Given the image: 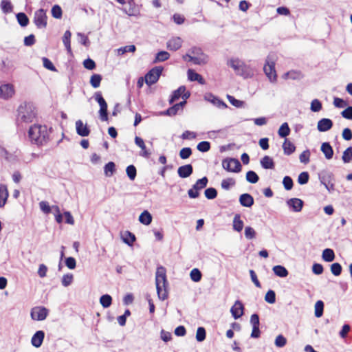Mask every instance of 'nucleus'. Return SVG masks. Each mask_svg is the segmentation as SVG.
I'll return each instance as SVG.
<instances>
[{
  "mask_svg": "<svg viewBox=\"0 0 352 352\" xmlns=\"http://www.w3.org/2000/svg\"><path fill=\"white\" fill-rule=\"evenodd\" d=\"M274 274L280 278H285L288 276L289 272L287 268L282 265H274L272 267Z\"/></svg>",
  "mask_w": 352,
  "mask_h": 352,
  "instance_id": "nucleus-27",
  "label": "nucleus"
},
{
  "mask_svg": "<svg viewBox=\"0 0 352 352\" xmlns=\"http://www.w3.org/2000/svg\"><path fill=\"white\" fill-rule=\"evenodd\" d=\"M45 332L43 330L36 331L31 338V344L35 348H39L44 340Z\"/></svg>",
  "mask_w": 352,
  "mask_h": 352,
  "instance_id": "nucleus-18",
  "label": "nucleus"
},
{
  "mask_svg": "<svg viewBox=\"0 0 352 352\" xmlns=\"http://www.w3.org/2000/svg\"><path fill=\"white\" fill-rule=\"evenodd\" d=\"M204 98L205 100L212 103L214 106L219 109H225L227 107V104L223 100L211 93H206Z\"/></svg>",
  "mask_w": 352,
  "mask_h": 352,
  "instance_id": "nucleus-17",
  "label": "nucleus"
},
{
  "mask_svg": "<svg viewBox=\"0 0 352 352\" xmlns=\"http://www.w3.org/2000/svg\"><path fill=\"white\" fill-rule=\"evenodd\" d=\"M39 207L41 210L45 214H49L50 213L52 212V210H54L55 221L58 223H62L63 222L62 218V213L60 212V208L58 206H50L47 201H41L39 203Z\"/></svg>",
  "mask_w": 352,
  "mask_h": 352,
  "instance_id": "nucleus-6",
  "label": "nucleus"
},
{
  "mask_svg": "<svg viewBox=\"0 0 352 352\" xmlns=\"http://www.w3.org/2000/svg\"><path fill=\"white\" fill-rule=\"evenodd\" d=\"M190 93L186 92L185 86H180L177 90L174 91L169 100V103L173 104L175 101L179 99L182 97L185 101L190 97Z\"/></svg>",
  "mask_w": 352,
  "mask_h": 352,
  "instance_id": "nucleus-15",
  "label": "nucleus"
},
{
  "mask_svg": "<svg viewBox=\"0 0 352 352\" xmlns=\"http://www.w3.org/2000/svg\"><path fill=\"white\" fill-rule=\"evenodd\" d=\"M331 272L335 276H338L341 274L342 267L339 263H333L330 266Z\"/></svg>",
  "mask_w": 352,
  "mask_h": 352,
  "instance_id": "nucleus-46",
  "label": "nucleus"
},
{
  "mask_svg": "<svg viewBox=\"0 0 352 352\" xmlns=\"http://www.w3.org/2000/svg\"><path fill=\"white\" fill-rule=\"evenodd\" d=\"M155 285L159 299L161 300L167 299L168 297V281L166 277V268L162 265L157 267L155 272Z\"/></svg>",
  "mask_w": 352,
  "mask_h": 352,
  "instance_id": "nucleus-1",
  "label": "nucleus"
},
{
  "mask_svg": "<svg viewBox=\"0 0 352 352\" xmlns=\"http://www.w3.org/2000/svg\"><path fill=\"white\" fill-rule=\"evenodd\" d=\"M324 304L321 300L316 302L314 305V315L316 318H320L323 315Z\"/></svg>",
  "mask_w": 352,
  "mask_h": 352,
  "instance_id": "nucleus-36",
  "label": "nucleus"
},
{
  "mask_svg": "<svg viewBox=\"0 0 352 352\" xmlns=\"http://www.w3.org/2000/svg\"><path fill=\"white\" fill-rule=\"evenodd\" d=\"M197 148L201 152H207L210 148V144L207 141L201 142L197 144Z\"/></svg>",
  "mask_w": 352,
  "mask_h": 352,
  "instance_id": "nucleus-60",
  "label": "nucleus"
},
{
  "mask_svg": "<svg viewBox=\"0 0 352 352\" xmlns=\"http://www.w3.org/2000/svg\"><path fill=\"white\" fill-rule=\"evenodd\" d=\"M62 218L63 221L69 225H74V219L71 213V212L65 210L62 214Z\"/></svg>",
  "mask_w": 352,
  "mask_h": 352,
  "instance_id": "nucleus-49",
  "label": "nucleus"
},
{
  "mask_svg": "<svg viewBox=\"0 0 352 352\" xmlns=\"http://www.w3.org/2000/svg\"><path fill=\"white\" fill-rule=\"evenodd\" d=\"M333 126V122L329 118H322L318 122L317 129L320 132H325Z\"/></svg>",
  "mask_w": 352,
  "mask_h": 352,
  "instance_id": "nucleus-22",
  "label": "nucleus"
},
{
  "mask_svg": "<svg viewBox=\"0 0 352 352\" xmlns=\"http://www.w3.org/2000/svg\"><path fill=\"white\" fill-rule=\"evenodd\" d=\"M246 179L248 182H249L251 184H255L256 183L259 178L257 174L253 171V170H249L246 173Z\"/></svg>",
  "mask_w": 352,
  "mask_h": 352,
  "instance_id": "nucleus-52",
  "label": "nucleus"
},
{
  "mask_svg": "<svg viewBox=\"0 0 352 352\" xmlns=\"http://www.w3.org/2000/svg\"><path fill=\"white\" fill-rule=\"evenodd\" d=\"M74 280V276L71 273L64 274L61 279L62 285L67 287L72 283Z\"/></svg>",
  "mask_w": 352,
  "mask_h": 352,
  "instance_id": "nucleus-44",
  "label": "nucleus"
},
{
  "mask_svg": "<svg viewBox=\"0 0 352 352\" xmlns=\"http://www.w3.org/2000/svg\"><path fill=\"white\" fill-rule=\"evenodd\" d=\"M104 174L107 177H111L113 175V173L116 170V165L113 162H110L107 163L104 168Z\"/></svg>",
  "mask_w": 352,
  "mask_h": 352,
  "instance_id": "nucleus-45",
  "label": "nucleus"
},
{
  "mask_svg": "<svg viewBox=\"0 0 352 352\" xmlns=\"http://www.w3.org/2000/svg\"><path fill=\"white\" fill-rule=\"evenodd\" d=\"M235 184V180L232 178H228L222 180L221 182V188L225 190H229L231 187L234 186Z\"/></svg>",
  "mask_w": 352,
  "mask_h": 352,
  "instance_id": "nucleus-54",
  "label": "nucleus"
},
{
  "mask_svg": "<svg viewBox=\"0 0 352 352\" xmlns=\"http://www.w3.org/2000/svg\"><path fill=\"white\" fill-rule=\"evenodd\" d=\"M49 309L44 306H36L32 308L30 316L33 320L43 321L49 315Z\"/></svg>",
  "mask_w": 352,
  "mask_h": 352,
  "instance_id": "nucleus-8",
  "label": "nucleus"
},
{
  "mask_svg": "<svg viewBox=\"0 0 352 352\" xmlns=\"http://www.w3.org/2000/svg\"><path fill=\"white\" fill-rule=\"evenodd\" d=\"M193 171L192 166L191 164H186L178 168L177 173L182 178H186L189 177Z\"/></svg>",
  "mask_w": 352,
  "mask_h": 352,
  "instance_id": "nucleus-26",
  "label": "nucleus"
},
{
  "mask_svg": "<svg viewBox=\"0 0 352 352\" xmlns=\"http://www.w3.org/2000/svg\"><path fill=\"white\" fill-rule=\"evenodd\" d=\"M191 154L192 150L189 147L183 148L179 151V157L183 160L188 159L191 155Z\"/></svg>",
  "mask_w": 352,
  "mask_h": 352,
  "instance_id": "nucleus-63",
  "label": "nucleus"
},
{
  "mask_svg": "<svg viewBox=\"0 0 352 352\" xmlns=\"http://www.w3.org/2000/svg\"><path fill=\"white\" fill-rule=\"evenodd\" d=\"M312 272L316 275H320L323 273L324 267L323 265L318 263H314L312 265Z\"/></svg>",
  "mask_w": 352,
  "mask_h": 352,
  "instance_id": "nucleus-61",
  "label": "nucleus"
},
{
  "mask_svg": "<svg viewBox=\"0 0 352 352\" xmlns=\"http://www.w3.org/2000/svg\"><path fill=\"white\" fill-rule=\"evenodd\" d=\"M17 122L19 124L32 122L36 117V109L32 104L23 103L18 108Z\"/></svg>",
  "mask_w": 352,
  "mask_h": 352,
  "instance_id": "nucleus-3",
  "label": "nucleus"
},
{
  "mask_svg": "<svg viewBox=\"0 0 352 352\" xmlns=\"http://www.w3.org/2000/svg\"><path fill=\"white\" fill-rule=\"evenodd\" d=\"M190 278L193 282L198 283L201 280L202 273L198 268H193L190 272Z\"/></svg>",
  "mask_w": 352,
  "mask_h": 352,
  "instance_id": "nucleus-37",
  "label": "nucleus"
},
{
  "mask_svg": "<svg viewBox=\"0 0 352 352\" xmlns=\"http://www.w3.org/2000/svg\"><path fill=\"white\" fill-rule=\"evenodd\" d=\"M169 57H170V54L168 52H167L166 51H160L156 54L155 58L153 62L155 63H157V62H162V61L168 60L169 58Z\"/></svg>",
  "mask_w": 352,
  "mask_h": 352,
  "instance_id": "nucleus-47",
  "label": "nucleus"
},
{
  "mask_svg": "<svg viewBox=\"0 0 352 352\" xmlns=\"http://www.w3.org/2000/svg\"><path fill=\"white\" fill-rule=\"evenodd\" d=\"M52 15L55 19H60L62 17V9L58 5H54L51 10Z\"/></svg>",
  "mask_w": 352,
  "mask_h": 352,
  "instance_id": "nucleus-58",
  "label": "nucleus"
},
{
  "mask_svg": "<svg viewBox=\"0 0 352 352\" xmlns=\"http://www.w3.org/2000/svg\"><path fill=\"white\" fill-rule=\"evenodd\" d=\"M102 76L100 74H94L91 76L90 84L94 88H98L100 85Z\"/></svg>",
  "mask_w": 352,
  "mask_h": 352,
  "instance_id": "nucleus-43",
  "label": "nucleus"
},
{
  "mask_svg": "<svg viewBox=\"0 0 352 352\" xmlns=\"http://www.w3.org/2000/svg\"><path fill=\"white\" fill-rule=\"evenodd\" d=\"M223 168L229 171L238 173L241 170V165L240 162L237 159L234 158H227L222 161Z\"/></svg>",
  "mask_w": 352,
  "mask_h": 352,
  "instance_id": "nucleus-12",
  "label": "nucleus"
},
{
  "mask_svg": "<svg viewBox=\"0 0 352 352\" xmlns=\"http://www.w3.org/2000/svg\"><path fill=\"white\" fill-rule=\"evenodd\" d=\"M336 258L335 252L331 248H325L322 253V259L327 263L334 261Z\"/></svg>",
  "mask_w": 352,
  "mask_h": 352,
  "instance_id": "nucleus-29",
  "label": "nucleus"
},
{
  "mask_svg": "<svg viewBox=\"0 0 352 352\" xmlns=\"http://www.w3.org/2000/svg\"><path fill=\"white\" fill-rule=\"evenodd\" d=\"M289 133L290 129L287 122L282 124L278 131L279 136L281 138H286L287 135H289Z\"/></svg>",
  "mask_w": 352,
  "mask_h": 352,
  "instance_id": "nucleus-42",
  "label": "nucleus"
},
{
  "mask_svg": "<svg viewBox=\"0 0 352 352\" xmlns=\"http://www.w3.org/2000/svg\"><path fill=\"white\" fill-rule=\"evenodd\" d=\"M152 219L153 217L147 210H144L140 214L138 218L139 221L144 226H148L149 224H151L152 222Z\"/></svg>",
  "mask_w": 352,
  "mask_h": 352,
  "instance_id": "nucleus-28",
  "label": "nucleus"
},
{
  "mask_svg": "<svg viewBox=\"0 0 352 352\" xmlns=\"http://www.w3.org/2000/svg\"><path fill=\"white\" fill-rule=\"evenodd\" d=\"M264 299L269 304H274L276 302V292L270 289L265 294Z\"/></svg>",
  "mask_w": 352,
  "mask_h": 352,
  "instance_id": "nucleus-41",
  "label": "nucleus"
},
{
  "mask_svg": "<svg viewBox=\"0 0 352 352\" xmlns=\"http://www.w3.org/2000/svg\"><path fill=\"white\" fill-rule=\"evenodd\" d=\"M123 11L129 16H136L140 13V10L134 0H129L127 7L123 9Z\"/></svg>",
  "mask_w": 352,
  "mask_h": 352,
  "instance_id": "nucleus-21",
  "label": "nucleus"
},
{
  "mask_svg": "<svg viewBox=\"0 0 352 352\" xmlns=\"http://www.w3.org/2000/svg\"><path fill=\"white\" fill-rule=\"evenodd\" d=\"M136 50V47L134 45H126L122 47H120L118 50V54L122 55L126 52H134Z\"/></svg>",
  "mask_w": 352,
  "mask_h": 352,
  "instance_id": "nucleus-57",
  "label": "nucleus"
},
{
  "mask_svg": "<svg viewBox=\"0 0 352 352\" xmlns=\"http://www.w3.org/2000/svg\"><path fill=\"white\" fill-rule=\"evenodd\" d=\"M14 94V86L12 84L6 83L0 86V98L8 100Z\"/></svg>",
  "mask_w": 352,
  "mask_h": 352,
  "instance_id": "nucleus-16",
  "label": "nucleus"
},
{
  "mask_svg": "<svg viewBox=\"0 0 352 352\" xmlns=\"http://www.w3.org/2000/svg\"><path fill=\"white\" fill-rule=\"evenodd\" d=\"M28 135L32 142L43 145L49 140V131L45 125L34 124L30 128Z\"/></svg>",
  "mask_w": 352,
  "mask_h": 352,
  "instance_id": "nucleus-2",
  "label": "nucleus"
},
{
  "mask_svg": "<svg viewBox=\"0 0 352 352\" xmlns=\"http://www.w3.org/2000/svg\"><path fill=\"white\" fill-rule=\"evenodd\" d=\"M76 129L78 135L82 137H86L89 135L90 130L87 124H85L82 120H78L76 122Z\"/></svg>",
  "mask_w": 352,
  "mask_h": 352,
  "instance_id": "nucleus-23",
  "label": "nucleus"
},
{
  "mask_svg": "<svg viewBox=\"0 0 352 352\" xmlns=\"http://www.w3.org/2000/svg\"><path fill=\"white\" fill-rule=\"evenodd\" d=\"M1 8L3 13H9L12 11V5L9 0H2L1 2Z\"/></svg>",
  "mask_w": 352,
  "mask_h": 352,
  "instance_id": "nucleus-50",
  "label": "nucleus"
},
{
  "mask_svg": "<svg viewBox=\"0 0 352 352\" xmlns=\"http://www.w3.org/2000/svg\"><path fill=\"white\" fill-rule=\"evenodd\" d=\"M228 65L231 67L237 75L248 78L250 76L248 72V66L239 58H231L228 61Z\"/></svg>",
  "mask_w": 352,
  "mask_h": 352,
  "instance_id": "nucleus-5",
  "label": "nucleus"
},
{
  "mask_svg": "<svg viewBox=\"0 0 352 352\" xmlns=\"http://www.w3.org/2000/svg\"><path fill=\"white\" fill-rule=\"evenodd\" d=\"M186 101L184 100L182 102H180L179 103L175 104L173 107L168 108L164 113V115L166 116H175L177 114V111L180 109H182L184 105L186 104Z\"/></svg>",
  "mask_w": 352,
  "mask_h": 352,
  "instance_id": "nucleus-30",
  "label": "nucleus"
},
{
  "mask_svg": "<svg viewBox=\"0 0 352 352\" xmlns=\"http://www.w3.org/2000/svg\"><path fill=\"white\" fill-rule=\"evenodd\" d=\"M263 70L270 81L275 82L277 80V75L275 70L274 57L272 54L267 56Z\"/></svg>",
  "mask_w": 352,
  "mask_h": 352,
  "instance_id": "nucleus-7",
  "label": "nucleus"
},
{
  "mask_svg": "<svg viewBox=\"0 0 352 352\" xmlns=\"http://www.w3.org/2000/svg\"><path fill=\"white\" fill-rule=\"evenodd\" d=\"M191 54L190 55L186 54L183 56V59L186 60V57H189V60L194 63L195 65H205L208 61V56L204 54L202 50L199 47H194L190 50Z\"/></svg>",
  "mask_w": 352,
  "mask_h": 352,
  "instance_id": "nucleus-4",
  "label": "nucleus"
},
{
  "mask_svg": "<svg viewBox=\"0 0 352 352\" xmlns=\"http://www.w3.org/2000/svg\"><path fill=\"white\" fill-rule=\"evenodd\" d=\"M126 172L127 176L131 180H134L136 177V168L133 165H129L126 167Z\"/></svg>",
  "mask_w": 352,
  "mask_h": 352,
  "instance_id": "nucleus-62",
  "label": "nucleus"
},
{
  "mask_svg": "<svg viewBox=\"0 0 352 352\" xmlns=\"http://www.w3.org/2000/svg\"><path fill=\"white\" fill-rule=\"evenodd\" d=\"M283 149L284 153L285 155H289L292 154L295 151L296 146L289 140L285 139V142H284V143L283 144Z\"/></svg>",
  "mask_w": 352,
  "mask_h": 352,
  "instance_id": "nucleus-33",
  "label": "nucleus"
},
{
  "mask_svg": "<svg viewBox=\"0 0 352 352\" xmlns=\"http://www.w3.org/2000/svg\"><path fill=\"white\" fill-rule=\"evenodd\" d=\"M244 226L243 221L241 219L239 214H236L233 219L232 227L234 231L240 232L242 231Z\"/></svg>",
  "mask_w": 352,
  "mask_h": 352,
  "instance_id": "nucleus-31",
  "label": "nucleus"
},
{
  "mask_svg": "<svg viewBox=\"0 0 352 352\" xmlns=\"http://www.w3.org/2000/svg\"><path fill=\"white\" fill-rule=\"evenodd\" d=\"M195 338L197 341L199 342H201L205 340L206 338V331L204 327H199L197 329Z\"/></svg>",
  "mask_w": 352,
  "mask_h": 352,
  "instance_id": "nucleus-39",
  "label": "nucleus"
},
{
  "mask_svg": "<svg viewBox=\"0 0 352 352\" xmlns=\"http://www.w3.org/2000/svg\"><path fill=\"white\" fill-rule=\"evenodd\" d=\"M47 19L45 10L41 8L34 12L33 21L38 28L43 29L47 26Z\"/></svg>",
  "mask_w": 352,
  "mask_h": 352,
  "instance_id": "nucleus-13",
  "label": "nucleus"
},
{
  "mask_svg": "<svg viewBox=\"0 0 352 352\" xmlns=\"http://www.w3.org/2000/svg\"><path fill=\"white\" fill-rule=\"evenodd\" d=\"M261 166L265 169H273L274 168V162L273 160L267 156H264L260 161Z\"/></svg>",
  "mask_w": 352,
  "mask_h": 352,
  "instance_id": "nucleus-34",
  "label": "nucleus"
},
{
  "mask_svg": "<svg viewBox=\"0 0 352 352\" xmlns=\"http://www.w3.org/2000/svg\"><path fill=\"white\" fill-rule=\"evenodd\" d=\"M163 71V67L160 66L155 67L151 69L146 75H145V82L148 85H151L155 84L159 80V78Z\"/></svg>",
  "mask_w": 352,
  "mask_h": 352,
  "instance_id": "nucleus-11",
  "label": "nucleus"
},
{
  "mask_svg": "<svg viewBox=\"0 0 352 352\" xmlns=\"http://www.w3.org/2000/svg\"><path fill=\"white\" fill-rule=\"evenodd\" d=\"M286 344L287 339L283 335L279 334L276 337L274 340V344L276 347L283 348L286 345Z\"/></svg>",
  "mask_w": 352,
  "mask_h": 352,
  "instance_id": "nucleus-48",
  "label": "nucleus"
},
{
  "mask_svg": "<svg viewBox=\"0 0 352 352\" xmlns=\"http://www.w3.org/2000/svg\"><path fill=\"white\" fill-rule=\"evenodd\" d=\"M182 43L183 40L180 37H173L167 41L166 47L169 50L177 51L182 46Z\"/></svg>",
  "mask_w": 352,
  "mask_h": 352,
  "instance_id": "nucleus-19",
  "label": "nucleus"
},
{
  "mask_svg": "<svg viewBox=\"0 0 352 352\" xmlns=\"http://www.w3.org/2000/svg\"><path fill=\"white\" fill-rule=\"evenodd\" d=\"M287 207L294 212L301 211L304 202L302 199H286Z\"/></svg>",
  "mask_w": 352,
  "mask_h": 352,
  "instance_id": "nucleus-20",
  "label": "nucleus"
},
{
  "mask_svg": "<svg viewBox=\"0 0 352 352\" xmlns=\"http://www.w3.org/2000/svg\"><path fill=\"white\" fill-rule=\"evenodd\" d=\"M71 36H72V34H71L70 31L67 30L65 32L63 37V44L69 53H70L72 52L71 44H70Z\"/></svg>",
  "mask_w": 352,
  "mask_h": 352,
  "instance_id": "nucleus-38",
  "label": "nucleus"
},
{
  "mask_svg": "<svg viewBox=\"0 0 352 352\" xmlns=\"http://www.w3.org/2000/svg\"><path fill=\"white\" fill-rule=\"evenodd\" d=\"M342 159L344 163H349L352 161V147H348L344 152Z\"/></svg>",
  "mask_w": 352,
  "mask_h": 352,
  "instance_id": "nucleus-51",
  "label": "nucleus"
},
{
  "mask_svg": "<svg viewBox=\"0 0 352 352\" xmlns=\"http://www.w3.org/2000/svg\"><path fill=\"white\" fill-rule=\"evenodd\" d=\"M65 264L69 270H74L76 267V260L73 256H68L65 258Z\"/></svg>",
  "mask_w": 352,
  "mask_h": 352,
  "instance_id": "nucleus-56",
  "label": "nucleus"
},
{
  "mask_svg": "<svg viewBox=\"0 0 352 352\" xmlns=\"http://www.w3.org/2000/svg\"><path fill=\"white\" fill-rule=\"evenodd\" d=\"M244 234L246 239H253L256 237V233L254 229L251 226H246L244 230Z\"/></svg>",
  "mask_w": 352,
  "mask_h": 352,
  "instance_id": "nucleus-53",
  "label": "nucleus"
},
{
  "mask_svg": "<svg viewBox=\"0 0 352 352\" xmlns=\"http://www.w3.org/2000/svg\"><path fill=\"white\" fill-rule=\"evenodd\" d=\"M16 19L19 25L22 27H25L29 23V19L27 15L23 12H19L16 14Z\"/></svg>",
  "mask_w": 352,
  "mask_h": 352,
  "instance_id": "nucleus-40",
  "label": "nucleus"
},
{
  "mask_svg": "<svg viewBox=\"0 0 352 352\" xmlns=\"http://www.w3.org/2000/svg\"><path fill=\"white\" fill-rule=\"evenodd\" d=\"M309 178V175L307 172H302L298 175V182L301 185L305 184L308 182Z\"/></svg>",
  "mask_w": 352,
  "mask_h": 352,
  "instance_id": "nucleus-64",
  "label": "nucleus"
},
{
  "mask_svg": "<svg viewBox=\"0 0 352 352\" xmlns=\"http://www.w3.org/2000/svg\"><path fill=\"white\" fill-rule=\"evenodd\" d=\"M208 184V179L206 177H204L201 179H198L196 183L193 185L192 188H190L188 194L190 198H196L199 196V192L203 190Z\"/></svg>",
  "mask_w": 352,
  "mask_h": 352,
  "instance_id": "nucleus-9",
  "label": "nucleus"
},
{
  "mask_svg": "<svg viewBox=\"0 0 352 352\" xmlns=\"http://www.w3.org/2000/svg\"><path fill=\"white\" fill-rule=\"evenodd\" d=\"M244 305L240 300H236L230 308V313L234 320L240 318L244 314Z\"/></svg>",
  "mask_w": 352,
  "mask_h": 352,
  "instance_id": "nucleus-14",
  "label": "nucleus"
},
{
  "mask_svg": "<svg viewBox=\"0 0 352 352\" xmlns=\"http://www.w3.org/2000/svg\"><path fill=\"white\" fill-rule=\"evenodd\" d=\"M94 98L100 105L99 113L101 120L107 121L108 120V113L107 104L105 100L104 99L100 91H98L95 94Z\"/></svg>",
  "mask_w": 352,
  "mask_h": 352,
  "instance_id": "nucleus-10",
  "label": "nucleus"
},
{
  "mask_svg": "<svg viewBox=\"0 0 352 352\" xmlns=\"http://www.w3.org/2000/svg\"><path fill=\"white\" fill-rule=\"evenodd\" d=\"M112 297L108 294H102L100 297V303L104 309L109 308L112 304Z\"/></svg>",
  "mask_w": 352,
  "mask_h": 352,
  "instance_id": "nucleus-35",
  "label": "nucleus"
},
{
  "mask_svg": "<svg viewBox=\"0 0 352 352\" xmlns=\"http://www.w3.org/2000/svg\"><path fill=\"white\" fill-rule=\"evenodd\" d=\"M135 144L141 148V152L140 153V156L146 158L150 157L151 152L146 149L144 142L141 138L136 136L135 138Z\"/></svg>",
  "mask_w": 352,
  "mask_h": 352,
  "instance_id": "nucleus-25",
  "label": "nucleus"
},
{
  "mask_svg": "<svg viewBox=\"0 0 352 352\" xmlns=\"http://www.w3.org/2000/svg\"><path fill=\"white\" fill-rule=\"evenodd\" d=\"M249 274H250L251 280L254 284V285L258 288H261V284L259 280L258 279V277H257V275H256L255 271L254 270H250Z\"/></svg>",
  "mask_w": 352,
  "mask_h": 352,
  "instance_id": "nucleus-59",
  "label": "nucleus"
},
{
  "mask_svg": "<svg viewBox=\"0 0 352 352\" xmlns=\"http://www.w3.org/2000/svg\"><path fill=\"white\" fill-rule=\"evenodd\" d=\"M321 151L324 153L327 160L333 157V150L329 142H324L321 145Z\"/></svg>",
  "mask_w": 352,
  "mask_h": 352,
  "instance_id": "nucleus-32",
  "label": "nucleus"
},
{
  "mask_svg": "<svg viewBox=\"0 0 352 352\" xmlns=\"http://www.w3.org/2000/svg\"><path fill=\"white\" fill-rule=\"evenodd\" d=\"M121 239L125 244L130 247L133 246L134 242L136 241L135 235L129 230H126L122 233Z\"/></svg>",
  "mask_w": 352,
  "mask_h": 352,
  "instance_id": "nucleus-24",
  "label": "nucleus"
},
{
  "mask_svg": "<svg viewBox=\"0 0 352 352\" xmlns=\"http://www.w3.org/2000/svg\"><path fill=\"white\" fill-rule=\"evenodd\" d=\"M322 103L318 99H314L311 102L310 109L313 112H318L322 109Z\"/></svg>",
  "mask_w": 352,
  "mask_h": 352,
  "instance_id": "nucleus-55",
  "label": "nucleus"
}]
</instances>
